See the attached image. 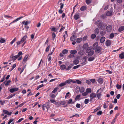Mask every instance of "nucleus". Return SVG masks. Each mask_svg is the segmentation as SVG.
I'll return each instance as SVG.
<instances>
[{
  "instance_id": "obj_61",
  "label": "nucleus",
  "mask_w": 124,
  "mask_h": 124,
  "mask_svg": "<svg viewBox=\"0 0 124 124\" xmlns=\"http://www.w3.org/2000/svg\"><path fill=\"white\" fill-rule=\"evenodd\" d=\"M74 55L72 54H69L68 55V57L70 58H73L74 57Z\"/></svg>"
},
{
  "instance_id": "obj_11",
  "label": "nucleus",
  "mask_w": 124,
  "mask_h": 124,
  "mask_svg": "<svg viewBox=\"0 0 124 124\" xmlns=\"http://www.w3.org/2000/svg\"><path fill=\"white\" fill-rule=\"evenodd\" d=\"M18 88H13L10 89L9 90L10 92L11 93H13L14 92L16 91H18Z\"/></svg>"
},
{
  "instance_id": "obj_3",
  "label": "nucleus",
  "mask_w": 124,
  "mask_h": 124,
  "mask_svg": "<svg viewBox=\"0 0 124 124\" xmlns=\"http://www.w3.org/2000/svg\"><path fill=\"white\" fill-rule=\"evenodd\" d=\"M95 24L97 25L98 28H102V23L100 20L96 21L95 22Z\"/></svg>"
},
{
  "instance_id": "obj_32",
  "label": "nucleus",
  "mask_w": 124,
  "mask_h": 124,
  "mask_svg": "<svg viewBox=\"0 0 124 124\" xmlns=\"http://www.w3.org/2000/svg\"><path fill=\"white\" fill-rule=\"evenodd\" d=\"M77 51L76 50H72L70 51V53L71 54H72L74 55V54L77 53Z\"/></svg>"
},
{
  "instance_id": "obj_43",
  "label": "nucleus",
  "mask_w": 124,
  "mask_h": 124,
  "mask_svg": "<svg viewBox=\"0 0 124 124\" xmlns=\"http://www.w3.org/2000/svg\"><path fill=\"white\" fill-rule=\"evenodd\" d=\"M61 26V28L59 32H61L63 30V29L64 28V27L62 25H61L60 24H59V26Z\"/></svg>"
},
{
  "instance_id": "obj_56",
  "label": "nucleus",
  "mask_w": 124,
  "mask_h": 124,
  "mask_svg": "<svg viewBox=\"0 0 124 124\" xmlns=\"http://www.w3.org/2000/svg\"><path fill=\"white\" fill-rule=\"evenodd\" d=\"M72 66V65H69L67 68H66V70H70V69H71V68Z\"/></svg>"
},
{
  "instance_id": "obj_41",
  "label": "nucleus",
  "mask_w": 124,
  "mask_h": 124,
  "mask_svg": "<svg viewBox=\"0 0 124 124\" xmlns=\"http://www.w3.org/2000/svg\"><path fill=\"white\" fill-rule=\"evenodd\" d=\"M114 37V34L112 33L109 35V38L111 39H112Z\"/></svg>"
},
{
  "instance_id": "obj_17",
  "label": "nucleus",
  "mask_w": 124,
  "mask_h": 124,
  "mask_svg": "<svg viewBox=\"0 0 124 124\" xmlns=\"http://www.w3.org/2000/svg\"><path fill=\"white\" fill-rule=\"evenodd\" d=\"M105 38L104 37H101L100 39V42L101 43H103L104 42Z\"/></svg>"
},
{
  "instance_id": "obj_45",
  "label": "nucleus",
  "mask_w": 124,
  "mask_h": 124,
  "mask_svg": "<svg viewBox=\"0 0 124 124\" xmlns=\"http://www.w3.org/2000/svg\"><path fill=\"white\" fill-rule=\"evenodd\" d=\"M92 0H86V3L88 5L90 4L92 2Z\"/></svg>"
},
{
  "instance_id": "obj_4",
  "label": "nucleus",
  "mask_w": 124,
  "mask_h": 124,
  "mask_svg": "<svg viewBox=\"0 0 124 124\" xmlns=\"http://www.w3.org/2000/svg\"><path fill=\"white\" fill-rule=\"evenodd\" d=\"M70 79H68L65 82L62 83L59 85V86L62 87L65 85L66 84H70Z\"/></svg>"
},
{
  "instance_id": "obj_2",
  "label": "nucleus",
  "mask_w": 124,
  "mask_h": 124,
  "mask_svg": "<svg viewBox=\"0 0 124 124\" xmlns=\"http://www.w3.org/2000/svg\"><path fill=\"white\" fill-rule=\"evenodd\" d=\"M27 35H25L24 36L23 38H22L21 40L20 41H18L16 42L17 45V46L19 45L20 44L23 43L24 42L26 41V39L27 38Z\"/></svg>"
},
{
  "instance_id": "obj_23",
  "label": "nucleus",
  "mask_w": 124,
  "mask_h": 124,
  "mask_svg": "<svg viewBox=\"0 0 124 124\" xmlns=\"http://www.w3.org/2000/svg\"><path fill=\"white\" fill-rule=\"evenodd\" d=\"M124 30V26H121L118 29V31L119 32H121L123 31Z\"/></svg>"
},
{
  "instance_id": "obj_62",
  "label": "nucleus",
  "mask_w": 124,
  "mask_h": 124,
  "mask_svg": "<svg viewBox=\"0 0 124 124\" xmlns=\"http://www.w3.org/2000/svg\"><path fill=\"white\" fill-rule=\"evenodd\" d=\"M102 114V112L101 111H100L98 112L97 114L98 115H100Z\"/></svg>"
},
{
  "instance_id": "obj_42",
  "label": "nucleus",
  "mask_w": 124,
  "mask_h": 124,
  "mask_svg": "<svg viewBox=\"0 0 124 124\" xmlns=\"http://www.w3.org/2000/svg\"><path fill=\"white\" fill-rule=\"evenodd\" d=\"M58 88V87L55 88L52 91V93H55L57 91Z\"/></svg>"
},
{
  "instance_id": "obj_38",
  "label": "nucleus",
  "mask_w": 124,
  "mask_h": 124,
  "mask_svg": "<svg viewBox=\"0 0 124 124\" xmlns=\"http://www.w3.org/2000/svg\"><path fill=\"white\" fill-rule=\"evenodd\" d=\"M68 51V50L64 49L62 52V53L64 54H65L67 53Z\"/></svg>"
},
{
  "instance_id": "obj_7",
  "label": "nucleus",
  "mask_w": 124,
  "mask_h": 124,
  "mask_svg": "<svg viewBox=\"0 0 124 124\" xmlns=\"http://www.w3.org/2000/svg\"><path fill=\"white\" fill-rule=\"evenodd\" d=\"M100 89L101 88L98 89L97 92V97L98 99H100L101 95V92H99Z\"/></svg>"
},
{
  "instance_id": "obj_36",
  "label": "nucleus",
  "mask_w": 124,
  "mask_h": 124,
  "mask_svg": "<svg viewBox=\"0 0 124 124\" xmlns=\"http://www.w3.org/2000/svg\"><path fill=\"white\" fill-rule=\"evenodd\" d=\"M29 55H26L24 57L23 61V62H25L27 61V58H28Z\"/></svg>"
},
{
  "instance_id": "obj_63",
  "label": "nucleus",
  "mask_w": 124,
  "mask_h": 124,
  "mask_svg": "<svg viewBox=\"0 0 124 124\" xmlns=\"http://www.w3.org/2000/svg\"><path fill=\"white\" fill-rule=\"evenodd\" d=\"M72 99H69L68 102V103L69 104L72 103Z\"/></svg>"
},
{
  "instance_id": "obj_39",
  "label": "nucleus",
  "mask_w": 124,
  "mask_h": 124,
  "mask_svg": "<svg viewBox=\"0 0 124 124\" xmlns=\"http://www.w3.org/2000/svg\"><path fill=\"white\" fill-rule=\"evenodd\" d=\"M66 103V102L65 101H61L59 102L60 105H65Z\"/></svg>"
},
{
  "instance_id": "obj_60",
  "label": "nucleus",
  "mask_w": 124,
  "mask_h": 124,
  "mask_svg": "<svg viewBox=\"0 0 124 124\" xmlns=\"http://www.w3.org/2000/svg\"><path fill=\"white\" fill-rule=\"evenodd\" d=\"M60 5H61L60 6V8L61 9H62L63 8L64 6V4H63L62 3H61L60 4Z\"/></svg>"
},
{
  "instance_id": "obj_8",
  "label": "nucleus",
  "mask_w": 124,
  "mask_h": 124,
  "mask_svg": "<svg viewBox=\"0 0 124 124\" xmlns=\"http://www.w3.org/2000/svg\"><path fill=\"white\" fill-rule=\"evenodd\" d=\"M70 83L71 82H72L73 83H77V84H81L82 82H81L80 80H77L76 81H75L73 80L72 79H70Z\"/></svg>"
},
{
  "instance_id": "obj_37",
  "label": "nucleus",
  "mask_w": 124,
  "mask_h": 124,
  "mask_svg": "<svg viewBox=\"0 0 124 124\" xmlns=\"http://www.w3.org/2000/svg\"><path fill=\"white\" fill-rule=\"evenodd\" d=\"M86 57H83V58L81 62H82L83 63H85L84 64H85V62H86Z\"/></svg>"
},
{
  "instance_id": "obj_16",
  "label": "nucleus",
  "mask_w": 124,
  "mask_h": 124,
  "mask_svg": "<svg viewBox=\"0 0 124 124\" xmlns=\"http://www.w3.org/2000/svg\"><path fill=\"white\" fill-rule=\"evenodd\" d=\"M24 17V16H21V17H19V18H17L16 19L14 20L12 22L10 23V24H11V23H15V22H17L18 20H19L21 19L22 18H23Z\"/></svg>"
},
{
  "instance_id": "obj_49",
  "label": "nucleus",
  "mask_w": 124,
  "mask_h": 124,
  "mask_svg": "<svg viewBox=\"0 0 124 124\" xmlns=\"http://www.w3.org/2000/svg\"><path fill=\"white\" fill-rule=\"evenodd\" d=\"M16 38H15L12 40V41L10 42V44L11 45H12L13 43L16 40Z\"/></svg>"
},
{
  "instance_id": "obj_40",
  "label": "nucleus",
  "mask_w": 124,
  "mask_h": 124,
  "mask_svg": "<svg viewBox=\"0 0 124 124\" xmlns=\"http://www.w3.org/2000/svg\"><path fill=\"white\" fill-rule=\"evenodd\" d=\"M112 15V12H111L108 11L106 13V15L107 16H111Z\"/></svg>"
},
{
  "instance_id": "obj_10",
  "label": "nucleus",
  "mask_w": 124,
  "mask_h": 124,
  "mask_svg": "<svg viewBox=\"0 0 124 124\" xmlns=\"http://www.w3.org/2000/svg\"><path fill=\"white\" fill-rule=\"evenodd\" d=\"M111 44V41L110 40H107L105 42V44L107 46H110Z\"/></svg>"
},
{
  "instance_id": "obj_52",
  "label": "nucleus",
  "mask_w": 124,
  "mask_h": 124,
  "mask_svg": "<svg viewBox=\"0 0 124 124\" xmlns=\"http://www.w3.org/2000/svg\"><path fill=\"white\" fill-rule=\"evenodd\" d=\"M90 82H92V84H94L95 82V80L94 79H92L90 80Z\"/></svg>"
},
{
  "instance_id": "obj_55",
  "label": "nucleus",
  "mask_w": 124,
  "mask_h": 124,
  "mask_svg": "<svg viewBox=\"0 0 124 124\" xmlns=\"http://www.w3.org/2000/svg\"><path fill=\"white\" fill-rule=\"evenodd\" d=\"M96 37V35L95 34H93L91 36V38L92 39H94Z\"/></svg>"
},
{
  "instance_id": "obj_14",
  "label": "nucleus",
  "mask_w": 124,
  "mask_h": 124,
  "mask_svg": "<svg viewBox=\"0 0 124 124\" xmlns=\"http://www.w3.org/2000/svg\"><path fill=\"white\" fill-rule=\"evenodd\" d=\"M88 45L87 43H85L84 44L83 46V49H87L88 47Z\"/></svg>"
},
{
  "instance_id": "obj_54",
  "label": "nucleus",
  "mask_w": 124,
  "mask_h": 124,
  "mask_svg": "<svg viewBox=\"0 0 124 124\" xmlns=\"http://www.w3.org/2000/svg\"><path fill=\"white\" fill-rule=\"evenodd\" d=\"M14 120V119L11 118L10 119L8 122V124H10Z\"/></svg>"
},
{
  "instance_id": "obj_29",
  "label": "nucleus",
  "mask_w": 124,
  "mask_h": 124,
  "mask_svg": "<svg viewBox=\"0 0 124 124\" xmlns=\"http://www.w3.org/2000/svg\"><path fill=\"white\" fill-rule=\"evenodd\" d=\"M50 29L52 31L57 32V29L54 27L51 28Z\"/></svg>"
},
{
  "instance_id": "obj_15",
  "label": "nucleus",
  "mask_w": 124,
  "mask_h": 124,
  "mask_svg": "<svg viewBox=\"0 0 124 124\" xmlns=\"http://www.w3.org/2000/svg\"><path fill=\"white\" fill-rule=\"evenodd\" d=\"M74 18L75 20H76L79 18L80 16L79 14H76L74 16Z\"/></svg>"
},
{
  "instance_id": "obj_33",
  "label": "nucleus",
  "mask_w": 124,
  "mask_h": 124,
  "mask_svg": "<svg viewBox=\"0 0 124 124\" xmlns=\"http://www.w3.org/2000/svg\"><path fill=\"white\" fill-rule=\"evenodd\" d=\"M51 33L52 34V38L53 40H54L56 37L55 34L53 32H51Z\"/></svg>"
},
{
  "instance_id": "obj_47",
  "label": "nucleus",
  "mask_w": 124,
  "mask_h": 124,
  "mask_svg": "<svg viewBox=\"0 0 124 124\" xmlns=\"http://www.w3.org/2000/svg\"><path fill=\"white\" fill-rule=\"evenodd\" d=\"M85 90V89L84 87H82L80 89V92L81 93H82L84 92Z\"/></svg>"
},
{
  "instance_id": "obj_20",
  "label": "nucleus",
  "mask_w": 124,
  "mask_h": 124,
  "mask_svg": "<svg viewBox=\"0 0 124 124\" xmlns=\"http://www.w3.org/2000/svg\"><path fill=\"white\" fill-rule=\"evenodd\" d=\"M30 21H26L25 22V21H24L22 23V24H24L25 25H27L28 24H29L30 23Z\"/></svg>"
},
{
  "instance_id": "obj_64",
  "label": "nucleus",
  "mask_w": 124,
  "mask_h": 124,
  "mask_svg": "<svg viewBox=\"0 0 124 124\" xmlns=\"http://www.w3.org/2000/svg\"><path fill=\"white\" fill-rule=\"evenodd\" d=\"M86 83L88 85L91 84V82L90 80H86Z\"/></svg>"
},
{
  "instance_id": "obj_26",
  "label": "nucleus",
  "mask_w": 124,
  "mask_h": 124,
  "mask_svg": "<svg viewBox=\"0 0 124 124\" xmlns=\"http://www.w3.org/2000/svg\"><path fill=\"white\" fill-rule=\"evenodd\" d=\"M98 82L100 84H102L103 82V80L101 78H99L98 80Z\"/></svg>"
},
{
  "instance_id": "obj_22",
  "label": "nucleus",
  "mask_w": 124,
  "mask_h": 124,
  "mask_svg": "<svg viewBox=\"0 0 124 124\" xmlns=\"http://www.w3.org/2000/svg\"><path fill=\"white\" fill-rule=\"evenodd\" d=\"M119 57L121 59L124 58V52H122L119 54Z\"/></svg>"
},
{
  "instance_id": "obj_31",
  "label": "nucleus",
  "mask_w": 124,
  "mask_h": 124,
  "mask_svg": "<svg viewBox=\"0 0 124 124\" xmlns=\"http://www.w3.org/2000/svg\"><path fill=\"white\" fill-rule=\"evenodd\" d=\"M79 62V60L77 59H75L73 62V63L75 64H77Z\"/></svg>"
},
{
  "instance_id": "obj_24",
  "label": "nucleus",
  "mask_w": 124,
  "mask_h": 124,
  "mask_svg": "<svg viewBox=\"0 0 124 124\" xmlns=\"http://www.w3.org/2000/svg\"><path fill=\"white\" fill-rule=\"evenodd\" d=\"M84 52L83 50H81L78 52V54L79 55H82L84 54Z\"/></svg>"
},
{
  "instance_id": "obj_1",
  "label": "nucleus",
  "mask_w": 124,
  "mask_h": 124,
  "mask_svg": "<svg viewBox=\"0 0 124 124\" xmlns=\"http://www.w3.org/2000/svg\"><path fill=\"white\" fill-rule=\"evenodd\" d=\"M92 49V46L89 47L86 50V52L88 54V56L90 57L92 56L94 54V51L93 50H91Z\"/></svg>"
},
{
  "instance_id": "obj_34",
  "label": "nucleus",
  "mask_w": 124,
  "mask_h": 124,
  "mask_svg": "<svg viewBox=\"0 0 124 124\" xmlns=\"http://www.w3.org/2000/svg\"><path fill=\"white\" fill-rule=\"evenodd\" d=\"M106 31L105 30H103L101 31L100 32V34L101 36H104L106 34Z\"/></svg>"
},
{
  "instance_id": "obj_12",
  "label": "nucleus",
  "mask_w": 124,
  "mask_h": 124,
  "mask_svg": "<svg viewBox=\"0 0 124 124\" xmlns=\"http://www.w3.org/2000/svg\"><path fill=\"white\" fill-rule=\"evenodd\" d=\"M10 57L14 60V61H15L16 59L18 57V56H17V55L15 56L14 54H12L11 55Z\"/></svg>"
},
{
  "instance_id": "obj_5",
  "label": "nucleus",
  "mask_w": 124,
  "mask_h": 124,
  "mask_svg": "<svg viewBox=\"0 0 124 124\" xmlns=\"http://www.w3.org/2000/svg\"><path fill=\"white\" fill-rule=\"evenodd\" d=\"M106 26V31L108 32H110L112 29V26L111 25H109L107 26H106V25H105V26Z\"/></svg>"
},
{
  "instance_id": "obj_59",
  "label": "nucleus",
  "mask_w": 124,
  "mask_h": 124,
  "mask_svg": "<svg viewBox=\"0 0 124 124\" xmlns=\"http://www.w3.org/2000/svg\"><path fill=\"white\" fill-rule=\"evenodd\" d=\"M80 65H78L76 66H74L73 67V69H76L77 68H79V67H80Z\"/></svg>"
},
{
  "instance_id": "obj_19",
  "label": "nucleus",
  "mask_w": 124,
  "mask_h": 124,
  "mask_svg": "<svg viewBox=\"0 0 124 124\" xmlns=\"http://www.w3.org/2000/svg\"><path fill=\"white\" fill-rule=\"evenodd\" d=\"M76 38V36L73 35L70 37V40L72 41H73L75 40V39Z\"/></svg>"
},
{
  "instance_id": "obj_35",
  "label": "nucleus",
  "mask_w": 124,
  "mask_h": 124,
  "mask_svg": "<svg viewBox=\"0 0 124 124\" xmlns=\"http://www.w3.org/2000/svg\"><path fill=\"white\" fill-rule=\"evenodd\" d=\"M5 40L2 38H0V43H4L5 42Z\"/></svg>"
},
{
  "instance_id": "obj_53",
  "label": "nucleus",
  "mask_w": 124,
  "mask_h": 124,
  "mask_svg": "<svg viewBox=\"0 0 124 124\" xmlns=\"http://www.w3.org/2000/svg\"><path fill=\"white\" fill-rule=\"evenodd\" d=\"M23 54L22 53L21 51L19 52L17 54V56H18V57H19L21 55H22Z\"/></svg>"
},
{
  "instance_id": "obj_6",
  "label": "nucleus",
  "mask_w": 124,
  "mask_h": 124,
  "mask_svg": "<svg viewBox=\"0 0 124 124\" xmlns=\"http://www.w3.org/2000/svg\"><path fill=\"white\" fill-rule=\"evenodd\" d=\"M44 107H46V108L47 109V110H48L49 108L50 107V106L49 103H46L45 104L43 105L42 106L43 109H44Z\"/></svg>"
},
{
  "instance_id": "obj_44",
  "label": "nucleus",
  "mask_w": 124,
  "mask_h": 124,
  "mask_svg": "<svg viewBox=\"0 0 124 124\" xmlns=\"http://www.w3.org/2000/svg\"><path fill=\"white\" fill-rule=\"evenodd\" d=\"M94 31L95 34L97 35V34L99 33V32L98 28H96V29Z\"/></svg>"
},
{
  "instance_id": "obj_50",
  "label": "nucleus",
  "mask_w": 124,
  "mask_h": 124,
  "mask_svg": "<svg viewBox=\"0 0 124 124\" xmlns=\"http://www.w3.org/2000/svg\"><path fill=\"white\" fill-rule=\"evenodd\" d=\"M81 95L79 94L78 95H77L76 96V97L75 98V99L76 100H78L80 98V97Z\"/></svg>"
},
{
  "instance_id": "obj_51",
  "label": "nucleus",
  "mask_w": 124,
  "mask_h": 124,
  "mask_svg": "<svg viewBox=\"0 0 124 124\" xmlns=\"http://www.w3.org/2000/svg\"><path fill=\"white\" fill-rule=\"evenodd\" d=\"M86 92L88 93H91L92 91V90L90 88H87L86 89Z\"/></svg>"
},
{
  "instance_id": "obj_46",
  "label": "nucleus",
  "mask_w": 124,
  "mask_h": 124,
  "mask_svg": "<svg viewBox=\"0 0 124 124\" xmlns=\"http://www.w3.org/2000/svg\"><path fill=\"white\" fill-rule=\"evenodd\" d=\"M44 86V85L43 84H42L41 85H39L36 88L37 90H38L40 88L42 87L43 86Z\"/></svg>"
},
{
  "instance_id": "obj_57",
  "label": "nucleus",
  "mask_w": 124,
  "mask_h": 124,
  "mask_svg": "<svg viewBox=\"0 0 124 124\" xmlns=\"http://www.w3.org/2000/svg\"><path fill=\"white\" fill-rule=\"evenodd\" d=\"M89 99H86L84 101V103L85 104H86L88 103L89 102Z\"/></svg>"
},
{
  "instance_id": "obj_28",
  "label": "nucleus",
  "mask_w": 124,
  "mask_h": 124,
  "mask_svg": "<svg viewBox=\"0 0 124 124\" xmlns=\"http://www.w3.org/2000/svg\"><path fill=\"white\" fill-rule=\"evenodd\" d=\"M16 94H11L10 95H9L7 97V99H9L12 98V97H13V96H14Z\"/></svg>"
},
{
  "instance_id": "obj_48",
  "label": "nucleus",
  "mask_w": 124,
  "mask_h": 124,
  "mask_svg": "<svg viewBox=\"0 0 124 124\" xmlns=\"http://www.w3.org/2000/svg\"><path fill=\"white\" fill-rule=\"evenodd\" d=\"M122 87V86L121 85H119L118 84H117L116 85V87L117 89H120Z\"/></svg>"
},
{
  "instance_id": "obj_27",
  "label": "nucleus",
  "mask_w": 124,
  "mask_h": 124,
  "mask_svg": "<svg viewBox=\"0 0 124 124\" xmlns=\"http://www.w3.org/2000/svg\"><path fill=\"white\" fill-rule=\"evenodd\" d=\"M86 7L85 6H83L82 7L80 8V10L82 11H84L86 10Z\"/></svg>"
},
{
  "instance_id": "obj_58",
  "label": "nucleus",
  "mask_w": 124,
  "mask_h": 124,
  "mask_svg": "<svg viewBox=\"0 0 124 124\" xmlns=\"http://www.w3.org/2000/svg\"><path fill=\"white\" fill-rule=\"evenodd\" d=\"M11 82V81L10 80H8L6 83H5V86H7V85H9V84L10 83V82Z\"/></svg>"
},
{
  "instance_id": "obj_30",
  "label": "nucleus",
  "mask_w": 124,
  "mask_h": 124,
  "mask_svg": "<svg viewBox=\"0 0 124 124\" xmlns=\"http://www.w3.org/2000/svg\"><path fill=\"white\" fill-rule=\"evenodd\" d=\"M66 67L65 65H61L60 67V68L61 70H63L66 69Z\"/></svg>"
},
{
  "instance_id": "obj_13",
  "label": "nucleus",
  "mask_w": 124,
  "mask_h": 124,
  "mask_svg": "<svg viewBox=\"0 0 124 124\" xmlns=\"http://www.w3.org/2000/svg\"><path fill=\"white\" fill-rule=\"evenodd\" d=\"M97 96V94L94 93H91L90 95V97L91 98H92V99L94 98Z\"/></svg>"
},
{
  "instance_id": "obj_21",
  "label": "nucleus",
  "mask_w": 124,
  "mask_h": 124,
  "mask_svg": "<svg viewBox=\"0 0 124 124\" xmlns=\"http://www.w3.org/2000/svg\"><path fill=\"white\" fill-rule=\"evenodd\" d=\"M82 40V38H80L77 39L76 41L77 43H79L81 42Z\"/></svg>"
},
{
  "instance_id": "obj_18",
  "label": "nucleus",
  "mask_w": 124,
  "mask_h": 124,
  "mask_svg": "<svg viewBox=\"0 0 124 124\" xmlns=\"http://www.w3.org/2000/svg\"><path fill=\"white\" fill-rule=\"evenodd\" d=\"M98 45V43L96 42L94 44L93 46V47L94 50L97 47Z\"/></svg>"
},
{
  "instance_id": "obj_25",
  "label": "nucleus",
  "mask_w": 124,
  "mask_h": 124,
  "mask_svg": "<svg viewBox=\"0 0 124 124\" xmlns=\"http://www.w3.org/2000/svg\"><path fill=\"white\" fill-rule=\"evenodd\" d=\"M95 59L94 57L93 56H92L90 57L88 59V60L89 61L91 62L93 61Z\"/></svg>"
},
{
  "instance_id": "obj_9",
  "label": "nucleus",
  "mask_w": 124,
  "mask_h": 124,
  "mask_svg": "<svg viewBox=\"0 0 124 124\" xmlns=\"http://www.w3.org/2000/svg\"><path fill=\"white\" fill-rule=\"evenodd\" d=\"M95 49V52L97 54L99 53L101 50V48L100 46H97Z\"/></svg>"
}]
</instances>
